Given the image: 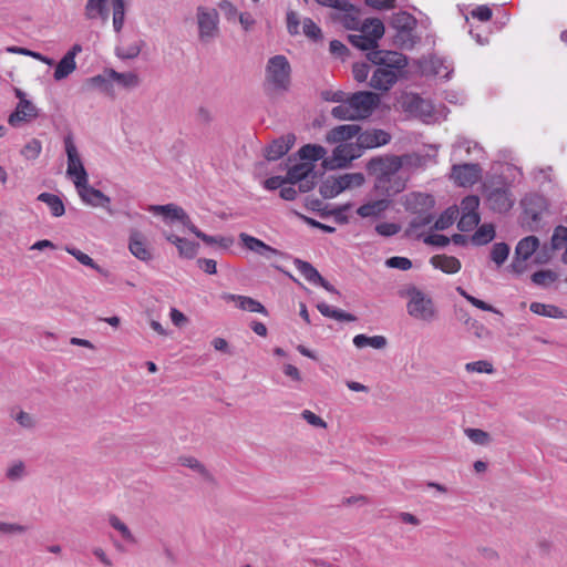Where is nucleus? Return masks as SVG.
Instances as JSON below:
<instances>
[{"mask_svg":"<svg viewBox=\"0 0 567 567\" xmlns=\"http://www.w3.org/2000/svg\"><path fill=\"white\" fill-rule=\"evenodd\" d=\"M81 199L92 207H102L106 209L110 215H113V210L110 207L111 198L103 194L100 189H96L86 183H81L80 187H75Z\"/></svg>","mask_w":567,"mask_h":567,"instance_id":"13","label":"nucleus"},{"mask_svg":"<svg viewBox=\"0 0 567 567\" xmlns=\"http://www.w3.org/2000/svg\"><path fill=\"white\" fill-rule=\"evenodd\" d=\"M386 343H388L386 338L383 336L369 337L365 334H357L353 338V344L359 349H362L365 347H371L374 349H383L386 346Z\"/></svg>","mask_w":567,"mask_h":567,"instance_id":"35","label":"nucleus"},{"mask_svg":"<svg viewBox=\"0 0 567 567\" xmlns=\"http://www.w3.org/2000/svg\"><path fill=\"white\" fill-rule=\"evenodd\" d=\"M347 101L359 118L368 116L379 102V96L372 92H357L347 96Z\"/></svg>","mask_w":567,"mask_h":567,"instance_id":"14","label":"nucleus"},{"mask_svg":"<svg viewBox=\"0 0 567 567\" xmlns=\"http://www.w3.org/2000/svg\"><path fill=\"white\" fill-rule=\"evenodd\" d=\"M128 248L132 255L142 261L147 262L153 259L152 250L141 233L135 231L131 235Z\"/></svg>","mask_w":567,"mask_h":567,"instance_id":"26","label":"nucleus"},{"mask_svg":"<svg viewBox=\"0 0 567 567\" xmlns=\"http://www.w3.org/2000/svg\"><path fill=\"white\" fill-rule=\"evenodd\" d=\"M333 117L338 120H357L359 118L355 114V111L352 110L349 102L346 100L344 103H341L334 106L331 111Z\"/></svg>","mask_w":567,"mask_h":567,"instance_id":"50","label":"nucleus"},{"mask_svg":"<svg viewBox=\"0 0 567 567\" xmlns=\"http://www.w3.org/2000/svg\"><path fill=\"white\" fill-rule=\"evenodd\" d=\"M509 250L511 249L507 244L496 243L492 248L491 258L497 266H502L508 258Z\"/></svg>","mask_w":567,"mask_h":567,"instance_id":"49","label":"nucleus"},{"mask_svg":"<svg viewBox=\"0 0 567 567\" xmlns=\"http://www.w3.org/2000/svg\"><path fill=\"white\" fill-rule=\"evenodd\" d=\"M486 200L488 207L497 213H506L514 205V198L507 185L488 190Z\"/></svg>","mask_w":567,"mask_h":567,"instance_id":"15","label":"nucleus"},{"mask_svg":"<svg viewBox=\"0 0 567 567\" xmlns=\"http://www.w3.org/2000/svg\"><path fill=\"white\" fill-rule=\"evenodd\" d=\"M466 436L477 445H487L491 442V436L487 432L480 429H465Z\"/></svg>","mask_w":567,"mask_h":567,"instance_id":"54","label":"nucleus"},{"mask_svg":"<svg viewBox=\"0 0 567 567\" xmlns=\"http://www.w3.org/2000/svg\"><path fill=\"white\" fill-rule=\"evenodd\" d=\"M481 220L480 214H462L457 223V228L461 231H471Z\"/></svg>","mask_w":567,"mask_h":567,"instance_id":"53","label":"nucleus"},{"mask_svg":"<svg viewBox=\"0 0 567 567\" xmlns=\"http://www.w3.org/2000/svg\"><path fill=\"white\" fill-rule=\"evenodd\" d=\"M467 372L492 373L494 371L492 363L485 360L468 362L465 365Z\"/></svg>","mask_w":567,"mask_h":567,"instance_id":"61","label":"nucleus"},{"mask_svg":"<svg viewBox=\"0 0 567 567\" xmlns=\"http://www.w3.org/2000/svg\"><path fill=\"white\" fill-rule=\"evenodd\" d=\"M226 300H236L238 308L249 312L268 315L267 309L256 299L246 296L226 295Z\"/></svg>","mask_w":567,"mask_h":567,"instance_id":"31","label":"nucleus"},{"mask_svg":"<svg viewBox=\"0 0 567 567\" xmlns=\"http://www.w3.org/2000/svg\"><path fill=\"white\" fill-rule=\"evenodd\" d=\"M196 20L198 25V39L202 43L208 44L219 35V17L216 9L198 7Z\"/></svg>","mask_w":567,"mask_h":567,"instance_id":"7","label":"nucleus"},{"mask_svg":"<svg viewBox=\"0 0 567 567\" xmlns=\"http://www.w3.org/2000/svg\"><path fill=\"white\" fill-rule=\"evenodd\" d=\"M368 59L379 66L377 71H401L408 65L406 58L396 51L372 50L368 53Z\"/></svg>","mask_w":567,"mask_h":567,"instance_id":"10","label":"nucleus"},{"mask_svg":"<svg viewBox=\"0 0 567 567\" xmlns=\"http://www.w3.org/2000/svg\"><path fill=\"white\" fill-rule=\"evenodd\" d=\"M539 247V239L536 236L522 238L515 247V256L511 268L516 274H522L526 269V261L536 252Z\"/></svg>","mask_w":567,"mask_h":567,"instance_id":"11","label":"nucleus"},{"mask_svg":"<svg viewBox=\"0 0 567 567\" xmlns=\"http://www.w3.org/2000/svg\"><path fill=\"white\" fill-rule=\"evenodd\" d=\"M148 210L153 214L163 215L166 221H179L185 228H187L197 238L202 239L207 245H219L224 249H228L234 244L233 237L225 236H210L199 230L190 220L187 213L175 204L166 205H152Z\"/></svg>","mask_w":567,"mask_h":567,"instance_id":"2","label":"nucleus"},{"mask_svg":"<svg viewBox=\"0 0 567 567\" xmlns=\"http://www.w3.org/2000/svg\"><path fill=\"white\" fill-rule=\"evenodd\" d=\"M141 52V47L138 43H133L131 45H127V47H124V45H118L116 48V55L120 58V59H134L136 58Z\"/></svg>","mask_w":567,"mask_h":567,"instance_id":"60","label":"nucleus"},{"mask_svg":"<svg viewBox=\"0 0 567 567\" xmlns=\"http://www.w3.org/2000/svg\"><path fill=\"white\" fill-rule=\"evenodd\" d=\"M460 209L456 206L446 208L434 223V229L444 230L453 225L457 218Z\"/></svg>","mask_w":567,"mask_h":567,"instance_id":"38","label":"nucleus"},{"mask_svg":"<svg viewBox=\"0 0 567 567\" xmlns=\"http://www.w3.org/2000/svg\"><path fill=\"white\" fill-rule=\"evenodd\" d=\"M495 237V229L492 224H484L480 226L472 236V243L476 246H482L491 243Z\"/></svg>","mask_w":567,"mask_h":567,"instance_id":"37","label":"nucleus"},{"mask_svg":"<svg viewBox=\"0 0 567 567\" xmlns=\"http://www.w3.org/2000/svg\"><path fill=\"white\" fill-rule=\"evenodd\" d=\"M557 274L553 270H538L532 275V281L537 286L546 287L557 279Z\"/></svg>","mask_w":567,"mask_h":567,"instance_id":"52","label":"nucleus"},{"mask_svg":"<svg viewBox=\"0 0 567 567\" xmlns=\"http://www.w3.org/2000/svg\"><path fill=\"white\" fill-rule=\"evenodd\" d=\"M6 51L10 52V53H18V54L29 55V56H32L34 59H38V60L44 62L49 69L55 68L54 71H74L76 69L75 56H76V54L82 52V45L78 44V43L74 44L64 54V56L61 59V61L58 64H55L54 60H52L50 58H47V56H44V55H42V54H40L38 52H33L31 50H28L25 48L8 47L6 49Z\"/></svg>","mask_w":567,"mask_h":567,"instance_id":"6","label":"nucleus"},{"mask_svg":"<svg viewBox=\"0 0 567 567\" xmlns=\"http://www.w3.org/2000/svg\"><path fill=\"white\" fill-rule=\"evenodd\" d=\"M299 156L301 159L316 162L324 157L326 148L321 145L307 144L299 150Z\"/></svg>","mask_w":567,"mask_h":567,"instance_id":"40","label":"nucleus"},{"mask_svg":"<svg viewBox=\"0 0 567 567\" xmlns=\"http://www.w3.org/2000/svg\"><path fill=\"white\" fill-rule=\"evenodd\" d=\"M349 41L358 49L361 50H372L377 47L373 43V38H369L367 34L362 32V34H351L349 35Z\"/></svg>","mask_w":567,"mask_h":567,"instance_id":"55","label":"nucleus"},{"mask_svg":"<svg viewBox=\"0 0 567 567\" xmlns=\"http://www.w3.org/2000/svg\"><path fill=\"white\" fill-rule=\"evenodd\" d=\"M420 71H440L441 69H449L446 61L437 58L436 55H429L417 61Z\"/></svg>","mask_w":567,"mask_h":567,"instance_id":"42","label":"nucleus"},{"mask_svg":"<svg viewBox=\"0 0 567 567\" xmlns=\"http://www.w3.org/2000/svg\"><path fill=\"white\" fill-rule=\"evenodd\" d=\"M391 25L400 32H410L415 28L416 20L412 14L400 11L392 16Z\"/></svg>","mask_w":567,"mask_h":567,"instance_id":"32","label":"nucleus"},{"mask_svg":"<svg viewBox=\"0 0 567 567\" xmlns=\"http://www.w3.org/2000/svg\"><path fill=\"white\" fill-rule=\"evenodd\" d=\"M530 311L548 318H563L564 312L560 308L554 305H545L542 302H532L529 307Z\"/></svg>","mask_w":567,"mask_h":567,"instance_id":"39","label":"nucleus"},{"mask_svg":"<svg viewBox=\"0 0 567 567\" xmlns=\"http://www.w3.org/2000/svg\"><path fill=\"white\" fill-rule=\"evenodd\" d=\"M522 204L524 207V214L530 219V221L527 224L528 230L537 231L539 229L542 215L547 208L546 198L544 196L534 194L526 196Z\"/></svg>","mask_w":567,"mask_h":567,"instance_id":"12","label":"nucleus"},{"mask_svg":"<svg viewBox=\"0 0 567 567\" xmlns=\"http://www.w3.org/2000/svg\"><path fill=\"white\" fill-rule=\"evenodd\" d=\"M333 21L341 23L348 30L359 28V10L349 1L344 0L342 4L331 16Z\"/></svg>","mask_w":567,"mask_h":567,"instance_id":"17","label":"nucleus"},{"mask_svg":"<svg viewBox=\"0 0 567 567\" xmlns=\"http://www.w3.org/2000/svg\"><path fill=\"white\" fill-rule=\"evenodd\" d=\"M480 198L475 195H468L461 202L462 214H478Z\"/></svg>","mask_w":567,"mask_h":567,"instance_id":"58","label":"nucleus"},{"mask_svg":"<svg viewBox=\"0 0 567 567\" xmlns=\"http://www.w3.org/2000/svg\"><path fill=\"white\" fill-rule=\"evenodd\" d=\"M35 117H38V109L31 101L22 100L9 115L8 123L13 127H19L22 123L30 122Z\"/></svg>","mask_w":567,"mask_h":567,"instance_id":"22","label":"nucleus"},{"mask_svg":"<svg viewBox=\"0 0 567 567\" xmlns=\"http://www.w3.org/2000/svg\"><path fill=\"white\" fill-rule=\"evenodd\" d=\"M64 148L68 156L66 174L70 176L75 187H80L81 183H86L89 177L83 166L78 148L74 144L73 136L68 134L64 136Z\"/></svg>","mask_w":567,"mask_h":567,"instance_id":"8","label":"nucleus"},{"mask_svg":"<svg viewBox=\"0 0 567 567\" xmlns=\"http://www.w3.org/2000/svg\"><path fill=\"white\" fill-rule=\"evenodd\" d=\"M340 183V188L343 190L352 187H360L364 184V176L362 173H346L337 177Z\"/></svg>","mask_w":567,"mask_h":567,"instance_id":"45","label":"nucleus"},{"mask_svg":"<svg viewBox=\"0 0 567 567\" xmlns=\"http://www.w3.org/2000/svg\"><path fill=\"white\" fill-rule=\"evenodd\" d=\"M361 127L357 124H343L333 127L327 134V141L330 143H347L348 140L359 135Z\"/></svg>","mask_w":567,"mask_h":567,"instance_id":"25","label":"nucleus"},{"mask_svg":"<svg viewBox=\"0 0 567 567\" xmlns=\"http://www.w3.org/2000/svg\"><path fill=\"white\" fill-rule=\"evenodd\" d=\"M290 73H268L264 87L269 95H280L286 92L291 83Z\"/></svg>","mask_w":567,"mask_h":567,"instance_id":"24","label":"nucleus"},{"mask_svg":"<svg viewBox=\"0 0 567 567\" xmlns=\"http://www.w3.org/2000/svg\"><path fill=\"white\" fill-rule=\"evenodd\" d=\"M481 176V167L478 164L465 163L454 164L452 166L451 177L458 186H472Z\"/></svg>","mask_w":567,"mask_h":567,"instance_id":"16","label":"nucleus"},{"mask_svg":"<svg viewBox=\"0 0 567 567\" xmlns=\"http://www.w3.org/2000/svg\"><path fill=\"white\" fill-rule=\"evenodd\" d=\"M25 476V465L21 461L11 464L6 472V477L11 482H17Z\"/></svg>","mask_w":567,"mask_h":567,"instance_id":"57","label":"nucleus"},{"mask_svg":"<svg viewBox=\"0 0 567 567\" xmlns=\"http://www.w3.org/2000/svg\"><path fill=\"white\" fill-rule=\"evenodd\" d=\"M295 135L287 134L274 140L265 150V157L268 161H277L289 152L295 144Z\"/></svg>","mask_w":567,"mask_h":567,"instance_id":"23","label":"nucleus"},{"mask_svg":"<svg viewBox=\"0 0 567 567\" xmlns=\"http://www.w3.org/2000/svg\"><path fill=\"white\" fill-rule=\"evenodd\" d=\"M164 236L167 241L176 246L181 257L192 259L196 256L198 244L182 238L173 233H164Z\"/></svg>","mask_w":567,"mask_h":567,"instance_id":"27","label":"nucleus"},{"mask_svg":"<svg viewBox=\"0 0 567 567\" xmlns=\"http://www.w3.org/2000/svg\"><path fill=\"white\" fill-rule=\"evenodd\" d=\"M464 150L467 155L472 152H477L483 154V148L475 142H472L466 138H458L453 145V155L458 156V153Z\"/></svg>","mask_w":567,"mask_h":567,"instance_id":"48","label":"nucleus"},{"mask_svg":"<svg viewBox=\"0 0 567 567\" xmlns=\"http://www.w3.org/2000/svg\"><path fill=\"white\" fill-rule=\"evenodd\" d=\"M293 265L296 269L312 285H317L321 280L319 271L308 261L295 259Z\"/></svg>","mask_w":567,"mask_h":567,"instance_id":"36","label":"nucleus"},{"mask_svg":"<svg viewBox=\"0 0 567 567\" xmlns=\"http://www.w3.org/2000/svg\"><path fill=\"white\" fill-rule=\"evenodd\" d=\"M302 32L310 40L318 42L322 40L321 29L310 19L305 18L302 21Z\"/></svg>","mask_w":567,"mask_h":567,"instance_id":"51","label":"nucleus"},{"mask_svg":"<svg viewBox=\"0 0 567 567\" xmlns=\"http://www.w3.org/2000/svg\"><path fill=\"white\" fill-rule=\"evenodd\" d=\"M109 0H87L84 8V16L87 20L100 19L103 23L109 20Z\"/></svg>","mask_w":567,"mask_h":567,"instance_id":"28","label":"nucleus"},{"mask_svg":"<svg viewBox=\"0 0 567 567\" xmlns=\"http://www.w3.org/2000/svg\"><path fill=\"white\" fill-rule=\"evenodd\" d=\"M357 140L364 152L365 150L386 145L391 141V135L384 130L372 128L359 132Z\"/></svg>","mask_w":567,"mask_h":567,"instance_id":"18","label":"nucleus"},{"mask_svg":"<svg viewBox=\"0 0 567 567\" xmlns=\"http://www.w3.org/2000/svg\"><path fill=\"white\" fill-rule=\"evenodd\" d=\"M401 204L406 212L417 215L411 220V228L419 229L432 223L434 217L430 210L434 207L435 202L431 195L412 192L402 197Z\"/></svg>","mask_w":567,"mask_h":567,"instance_id":"4","label":"nucleus"},{"mask_svg":"<svg viewBox=\"0 0 567 567\" xmlns=\"http://www.w3.org/2000/svg\"><path fill=\"white\" fill-rule=\"evenodd\" d=\"M313 169L311 163H302L291 166L287 172L286 181L292 185L297 184L298 181L305 178V176Z\"/></svg>","mask_w":567,"mask_h":567,"instance_id":"41","label":"nucleus"},{"mask_svg":"<svg viewBox=\"0 0 567 567\" xmlns=\"http://www.w3.org/2000/svg\"><path fill=\"white\" fill-rule=\"evenodd\" d=\"M567 243V227L559 225L555 227L550 245L551 249L557 250L560 249Z\"/></svg>","mask_w":567,"mask_h":567,"instance_id":"56","label":"nucleus"},{"mask_svg":"<svg viewBox=\"0 0 567 567\" xmlns=\"http://www.w3.org/2000/svg\"><path fill=\"white\" fill-rule=\"evenodd\" d=\"M109 523L115 530H117L121 534L124 540H126L130 544L136 543V539L132 534L131 529L116 515H110Z\"/></svg>","mask_w":567,"mask_h":567,"instance_id":"47","label":"nucleus"},{"mask_svg":"<svg viewBox=\"0 0 567 567\" xmlns=\"http://www.w3.org/2000/svg\"><path fill=\"white\" fill-rule=\"evenodd\" d=\"M85 84L114 97L115 86L126 90L134 89L140 84V78L137 73H99L86 80Z\"/></svg>","mask_w":567,"mask_h":567,"instance_id":"5","label":"nucleus"},{"mask_svg":"<svg viewBox=\"0 0 567 567\" xmlns=\"http://www.w3.org/2000/svg\"><path fill=\"white\" fill-rule=\"evenodd\" d=\"M401 230L400 225L395 223H380L375 226V231L383 237H391Z\"/></svg>","mask_w":567,"mask_h":567,"instance_id":"63","label":"nucleus"},{"mask_svg":"<svg viewBox=\"0 0 567 567\" xmlns=\"http://www.w3.org/2000/svg\"><path fill=\"white\" fill-rule=\"evenodd\" d=\"M289 69L290 65L285 55H275L267 64V71H287Z\"/></svg>","mask_w":567,"mask_h":567,"instance_id":"62","label":"nucleus"},{"mask_svg":"<svg viewBox=\"0 0 567 567\" xmlns=\"http://www.w3.org/2000/svg\"><path fill=\"white\" fill-rule=\"evenodd\" d=\"M41 150H42L41 142L37 138H32L22 148L21 154L28 159H34L40 155Z\"/></svg>","mask_w":567,"mask_h":567,"instance_id":"59","label":"nucleus"},{"mask_svg":"<svg viewBox=\"0 0 567 567\" xmlns=\"http://www.w3.org/2000/svg\"><path fill=\"white\" fill-rule=\"evenodd\" d=\"M405 73H372L370 85L380 91H389Z\"/></svg>","mask_w":567,"mask_h":567,"instance_id":"30","label":"nucleus"},{"mask_svg":"<svg viewBox=\"0 0 567 567\" xmlns=\"http://www.w3.org/2000/svg\"><path fill=\"white\" fill-rule=\"evenodd\" d=\"M400 297L408 298L406 312L419 321L431 323L439 318V310L427 293L414 285H408L399 292Z\"/></svg>","mask_w":567,"mask_h":567,"instance_id":"3","label":"nucleus"},{"mask_svg":"<svg viewBox=\"0 0 567 567\" xmlns=\"http://www.w3.org/2000/svg\"><path fill=\"white\" fill-rule=\"evenodd\" d=\"M392 200L386 197L369 200L357 208V214L361 218L380 219L384 216L385 212L391 207Z\"/></svg>","mask_w":567,"mask_h":567,"instance_id":"20","label":"nucleus"},{"mask_svg":"<svg viewBox=\"0 0 567 567\" xmlns=\"http://www.w3.org/2000/svg\"><path fill=\"white\" fill-rule=\"evenodd\" d=\"M402 106L405 112L419 117H429L433 112L432 104L427 100L413 93L403 97Z\"/></svg>","mask_w":567,"mask_h":567,"instance_id":"19","label":"nucleus"},{"mask_svg":"<svg viewBox=\"0 0 567 567\" xmlns=\"http://www.w3.org/2000/svg\"><path fill=\"white\" fill-rule=\"evenodd\" d=\"M431 265L445 274H456L461 269V261L454 256L435 255L430 259Z\"/></svg>","mask_w":567,"mask_h":567,"instance_id":"29","label":"nucleus"},{"mask_svg":"<svg viewBox=\"0 0 567 567\" xmlns=\"http://www.w3.org/2000/svg\"><path fill=\"white\" fill-rule=\"evenodd\" d=\"M385 265L389 268H395L400 270H409L412 267V261L406 257L394 256L385 260Z\"/></svg>","mask_w":567,"mask_h":567,"instance_id":"64","label":"nucleus"},{"mask_svg":"<svg viewBox=\"0 0 567 567\" xmlns=\"http://www.w3.org/2000/svg\"><path fill=\"white\" fill-rule=\"evenodd\" d=\"M361 31L369 38H373V43L377 44L384 34V24L378 18L367 19L362 23Z\"/></svg>","mask_w":567,"mask_h":567,"instance_id":"33","label":"nucleus"},{"mask_svg":"<svg viewBox=\"0 0 567 567\" xmlns=\"http://www.w3.org/2000/svg\"><path fill=\"white\" fill-rule=\"evenodd\" d=\"M113 10V28L115 32H121L125 20V2L124 0H111Z\"/></svg>","mask_w":567,"mask_h":567,"instance_id":"43","label":"nucleus"},{"mask_svg":"<svg viewBox=\"0 0 567 567\" xmlns=\"http://www.w3.org/2000/svg\"><path fill=\"white\" fill-rule=\"evenodd\" d=\"M339 186L340 183L338 182V178L331 176L321 183L319 193L323 198H333L342 193V189Z\"/></svg>","mask_w":567,"mask_h":567,"instance_id":"44","label":"nucleus"},{"mask_svg":"<svg viewBox=\"0 0 567 567\" xmlns=\"http://www.w3.org/2000/svg\"><path fill=\"white\" fill-rule=\"evenodd\" d=\"M38 200L47 204L52 216L54 217H61L65 213L64 204L58 195L51 193H41L38 196Z\"/></svg>","mask_w":567,"mask_h":567,"instance_id":"34","label":"nucleus"},{"mask_svg":"<svg viewBox=\"0 0 567 567\" xmlns=\"http://www.w3.org/2000/svg\"><path fill=\"white\" fill-rule=\"evenodd\" d=\"M362 154L363 151L358 141L355 143H341L333 150L331 158L324 159L323 164L331 169L343 168Z\"/></svg>","mask_w":567,"mask_h":567,"instance_id":"9","label":"nucleus"},{"mask_svg":"<svg viewBox=\"0 0 567 567\" xmlns=\"http://www.w3.org/2000/svg\"><path fill=\"white\" fill-rule=\"evenodd\" d=\"M65 251L73 256L80 264L90 267L100 274H103V269L89 255L84 254L80 249L72 246H66Z\"/></svg>","mask_w":567,"mask_h":567,"instance_id":"46","label":"nucleus"},{"mask_svg":"<svg viewBox=\"0 0 567 567\" xmlns=\"http://www.w3.org/2000/svg\"><path fill=\"white\" fill-rule=\"evenodd\" d=\"M238 237L245 248L266 259H271L274 256L280 255L278 249L267 245L262 240L251 235L240 233Z\"/></svg>","mask_w":567,"mask_h":567,"instance_id":"21","label":"nucleus"},{"mask_svg":"<svg viewBox=\"0 0 567 567\" xmlns=\"http://www.w3.org/2000/svg\"><path fill=\"white\" fill-rule=\"evenodd\" d=\"M402 158L396 155L377 156L367 164V171L374 176L373 190L380 197L392 198L402 193L409 177L401 173Z\"/></svg>","mask_w":567,"mask_h":567,"instance_id":"1","label":"nucleus"}]
</instances>
